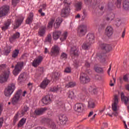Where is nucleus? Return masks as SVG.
<instances>
[{
    "instance_id": "obj_29",
    "label": "nucleus",
    "mask_w": 129,
    "mask_h": 129,
    "mask_svg": "<svg viewBox=\"0 0 129 129\" xmlns=\"http://www.w3.org/2000/svg\"><path fill=\"white\" fill-rule=\"evenodd\" d=\"M50 82H51L49 80H44L40 84V88L43 89H45Z\"/></svg>"
},
{
    "instance_id": "obj_20",
    "label": "nucleus",
    "mask_w": 129,
    "mask_h": 129,
    "mask_svg": "<svg viewBox=\"0 0 129 129\" xmlns=\"http://www.w3.org/2000/svg\"><path fill=\"white\" fill-rule=\"evenodd\" d=\"M114 0H109L107 4V8L109 11H113L115 9L114 6Z\"/></svg>"
},
{
    "instance_id": "obj_44",
    "label": "nucleus",
    "mask_w": 129,
    "mask_h": 129,
    "mask_svg": "<svg viewBox=\"0 0 129 129\" xmlns=\"http://www.w3.org/2000/svg\"><path fill=\"white\" fill-rule=\"evenodd\" d=\"M94 70L96 72H97V73H103V69L102 68L97 67L94 68Z\"/></svg>"
},
{
    "instance_id": "obj_35",
    "label": "nucleus",
    "mask_w": 129,
    "mask_h": 129,
    "mask_svg": "<svg viewBox=\"0 0 129 129\" xmlns=\"http://www.w3.org/2000/svg\"><path fill=\"white\" fill-rule=\"evenodd\" d=\"M29 109H30V108L27 106L25 105L23 108V109L21 111V113L22 115H25L26 114V113L28 111Z\"/></svg>"
},
{
    "instance_id": "obj_32",
    "label": "nucleus",
    "mask_w": 129,
    "mask_h": 129,
    "mask_svg": "<svg viewBox=\"0 0 129 129\" xmlns=\"http://www.w3.org/2000/svg\"><path fill=\"white\" fill-rule=\"evenodd\" d=\"M52 77L54 81H56V80H59V78L61 77V73L59 72H55L53 74Z\"/></svg>"
},
{
    "instance_id": "obj_56",
    "label": "nucleus",
    "mask_w": 129,
    "mask_h": 129,
    "mask_svg": "<svg viewBox=\"0 0 129 129\" xmlns=\"http://www.w3.org/2000/svg\"><path fill=\"white\" fill-rule=\"evenodd\" d=\"M5 68H7V64H2L0 65V71L2 70H4Z\"/></svg>"
},
{
    "instance_id": "obj_49",
    "label": "nucleus",
    "mask_w": 129,
    "mask_h": 129,
    "mask_svg": "<svg viewBox=\"0 0 129 129\" xmlns=\"http://www.w3.org/2000/svg\"><path fill=\"white\" fill-rule=\"evenodd\" d=\"M115 5L118 9H120L121 8V0H117L115 3Z\"/></svg>"
},
{
    "instance_id": "obj_1",
    "label": "nucleus",
    "mask_w": 129,
    "mask_h": 129,
    "mask_svg": "<svg viewBox=\"0 0 129 129\" xmlns=\"http://www.w3.org/2000/svg\"><path fill=\"white\" fill-rule=\"evenodd\" d=\"M100 48L104 53H98L97 54V58L101 62L104 63L105 62V57H106V53H109L112 50V47L110 44L102 43L100 45Z\"/></svg>"
},
{
    "instance_id": "obj_50",
    "label": "nucleus",
    "mask_w": 129,
    "mask_h": 129,
    "mask_svg": "<svg viewBox=\"0 0 129 129\" xmlns=\"http://www.w3.org/2000/svg\"><path fill=\"white\" fill-rule=\"evenodd\" d=\"M69 97L72 100L74 98V92L73 91H70L69 92Z\"/></svg>"
},
{
    "instance_id": "obj_57",
    "label": "nucleus",
    "mask_w": 129,
    "mask_h": 129,
    "mask_svg": "<svg viewBox=\"0 0 129 129\" xmlns=\"http://www.w3.org/2000/svg\"><path fill=\"white\" fill-rule=\"evenodd\" d=\"M75 85H76V84H75V83H73V82H70L68 84L69 87H71V88L74 87V86H75Z\"/></svg>"
},
{
    "instance_id": "obj_2",
    "label": "nucleus",
    "mask_w": 129,
    "mask_h": 129,
    "mask_svg": "<svg viewBox=\"0 0 129 129\" xmlns=\"http://www.w3.org/2000/svg\"><path fill=\"white\" fill-rule=\"evenodd\" d=\"M10 74H11V72L8 70L5 71L0 75V83L1 84L8 82V80H9V78H10Z\"/></svg>"
},
{
    "instance_id": "obj_7",
    "label": "nucleus",
    "mask_w": 129,
    "mask_h": 129,
    "mask_svg": "<svg viewBox=\"0 0 129 129\" xmlns=\"http://www.w3.org/2000/svg\"><path fill=\"white\" fill-rule=\"evenodd\" d=\"M60 53V48L58 45H54L52 47L49 55L52 56V57H57L58 55Z\"/></svg>"
},
{
    "instance_id": "obj_6",
    "label": "nucleus",
    "mask_w": 129,
    "mask_h": 129,
    "mask_svg": "<svg viewBox=\"0 0 129 129\" xmlns=\"http://www.w3.org/2000/svg\"><path fill=\"white\" fill-rule=\"evenodd\" d=\"M24 67V62L21 61L17 62V64L15 66V69L13 73L15 76L18 75L19 73L22 71V68Z\"/></svg>"
},
{
    "instance_id": "obj_63",
    "label": "nucleus",
    "mask_w": 129,
    "mask_h": 129,
    "mask_svg": "<svg viewBox=\"0 0 129 129\" xmlns=\"http://www.w3.org/2000/svg\"><path fill=\"white\" fill-rule=\"evenodd\" d=\"M123 80H124L125 82H126V81H128V78H127L126 75H124L123 77Z\"/></svg>"
},
{
    "instance_id": "obj_22",
    "label": "nucleus",
    "mask_w": 129,
    "mask_h": 129,
    "mask_svg": "<svg viewBox=\"0 0 129 129\" xmlns=\"http://www.w3.org/2000/svg\"><path fill=\"white\" fill-rule=\"evenodd\" d=\"M83 104L80 103L76 104L74 107L75 110H76V111H78V112H81L83 110Z\"/></svg>"
},
{
    "instance_id": "obj_64",
    "label": "nucleus",
    "mask_w": 129,
    "mask_h": 129,
    "mask_svg": "<svg viewBox=\"0 0 129 129\" xmlns=\"http://www.w3.org/2000/svg\"><path fill=\"white\" fill-rule=\"evenodd\" d=\"M85 66H86V67H87V68H89V67H90V63L88 62V61H86Z\"/></svg>"
},
{
    "instance_id": "obj_55",
    "label": "nucleus",
    "mask_w": 129,
    "mask_h": 129,
    "mask_svg": "<svg viewBox=\"0 0 129 129\" xmlns=\"http://www.w3.org/2000/svg\"><path fill=\"white\" fill-rule=\"evenodd\" d=\"M64 7H70L71 3H69L67 0L63 1Z\"/></svg>"
},
{
    "instance_id": "obj_61",
    "label": "nucleus",
    "mask_w": 129,
    "mask_h": 129,
    "mask_svg": "<svg viewBox=\"0 0 129 129\" xmlns=\"http://www.w3.org/2000/svg\"><path fill=\"white\" fill-rule=\"evenodd\" d=\"M83 14L85 18H86V17H87V11H86V9H83Z\"/></svg>"
},
{
    "instance_id": "obj_17",
    "label": "nucleus",
    "mask_w": 129,
    "mask_h": 129,
    "mask_svg": "<svg viewBox=\"0 0 129 129\" xmlns=\"http://www.w3.org/2000/svg\"><path fill=\"white\" fill-rule=\"evenodd\" d=\"M113 34V28L111 26H107L105 29V35L107 37H110Z\"/></svg>"
},
{
    "instance_id": "obj_13",
    "label": "nucleus",
    "mask_w": 129,
    "mask_h": 129,
    "mask_svg": "<svg viewBox=\"0 0 129 129\" xmlns=\"http://www.w3.org/2000/svg\"><path fill=\"white\" fill-rule=\"evenodd\" d=\"M52 95H47L42 99V102L46 105L51 103L52 102L51 98H52Z\"/></svg>"
},
{
    "instance_id": "obj_30",
    "label": "nucleus",
    "mask_w": 129,
    "mask_h": 129,
    "mask_svg": "<svg viewBox=\"0 0 129 129\" xmlns=\"http://www.w3.org/2000/svg\"><path fill=\"white\" fill-rule=\"evenodd\" d=\"M88 108H94L95 107V103L94 102V100L92 99H90L88 101Z\"/></svg>"
},
{
    "instance_id": "obj_58",
    "label": "nucleus",
    "mask_w": 129,
    "mask_h": 129,
    "mask_svg": "<svg viewBox=\"0 0 129 129\" xmlns=\"http://www.w3.org/2000/svg\"><path fill=\"white\" fill-rule=\"evenodd\" d=\"M4 124V117H2L0 118V128L3 126Z\"/></svg>"
},
{
    "instance_id": "obj_16",
    "label": "nucleus",
    "mask_w": 129,
    "mask_h": 129,
    "mask_svg": "<svg viewBox=\"0 0 129 129\" xmlns=\"http://www.w3.org/2000/svg\"><path fill=\"white\" fill-rule=\"evenodd\" d=\"M59 120L60 124H61V125H64V124H66V122H67V120H68V118H67L66 115L61 114L59 116Z\"/></svg>"
},
{
    "instance_id": "obj_11",
    "label": "nucleus",
    "mask_w": 129,
    "mask_h": 129,
    "mask_svg": "<svg viewBox=\"0 0 129 129\" xmlns=\"http://www.w3.org/2000/svg\"><path fill=\"white\" fill-rule=\"evenodd\" d=\"M80 80L82 84H87L90 81V79L85 73H82L80 75Z\"/></svg>"
},
{
    "instance_id": "obj_54",
    "label": "nucleus",
    "mask_w": 129,
    "mask_h": 129,
    "mask_svg": "<svg viewBox=\"0 0 129 129\" xmlns=\"http://www.w3.org/2000/svg\"><path fill=\"white\" fill-rule=\"evenodd\" d=\"M57 105L59 107L63 108L65 106V104L62 101H59L57 103Z\"/></svg>"
},
{
    "instance_id": "obj_52",
    "label": "nucleus",
    "mask_w": 129,
    "mask_h": 129,
    "mask_svg": "<svg viewBox=\"0 0 129 129\" xmlns=\"http://www.w3.org/2000/svg\"><path fill=\"white\" fill-rule=\"evenodd\" d=\"M19 50L16 49L15 51H14L13 53L12 54L13 58H16L18 55H19Z\"/></svg>"
},
{
    "instance_id": "obj_41",
    "label": "nucleus",
    "mask_w": 129,
    "mask_h": 129,
    "mask_svg": "<svg viewBox=\"0 0 129 129\" xmlns=\"http://www.w3.org/2000/svg\"><path fill=\"white\" fill-rule=\"evenodd\" d=\"M19 121V114L17 113L15 114V116L13 118V125H16V123H17V121Z\"/></svg>"
},
{
    "instance_id": "obj_19",
    "label": "nucleus",
    "mask_w": 129,
    "mask_h": 129,
    "mask_svg": "<svg viewBox=\"0 0 129 129\" xmlns=\"http://www.w3.org/2000/svg\"><path fill=\"white\" fill-rule=\"evenodd\" d=\"M94 34L89 33L86 37V41L91 44L94 43Z\"/></svg>"
},
{
    "instance_id": "obj_42",
    "label": "nucleus",
    "mask_w": 129,
    "mask_h": 129,
    "mask_svg": "<svg viewBox=\"0 0 129 129\" xmlns=\"http://www.w3.org/2000/svg\"><path fill=\"white\" fill-rule=\"evenodd\" d=\"M115 24L116 26V27H119L120 25H121V20L120 19V18H117L115 20Z\"/></svg>"
},
{
    "instance_id": "obj_26",
    "label": "nucleus",
    "mask_w": 129,
    "mask_h": 129,
    "mask_svg": "<svg viewBox=\"0 0 129 129\" xmlns=\"http://www.w3.org/2000/svg\"><path fill=\"white\" fill-rule=\"evenodd\" d=\"M12 24V20L8 19L7 21H6L4 24V26H3L2 29L3 31H6V30H8L9 27H10V25Z\"/></svg>"
},
{
    "instance_id": "obj_46",
    "label": "nucleus",
    "mask_w": 129,
    "mask_h": 129,
    "mask_svg": "<svg viewBox=\"0 0 129 129\" xmlns=\"http://www.w3.org/2000/svg\"><path fill=\"white\" fill-rule=\"evenodd\" d=\"M45 42H48L51 43L52 42V35L50 34L47 35V37L45 39Z\"/></svg>"
},
{
    "instance_id": "obj_10",
    "label": "nucleus",
    "mask_w": 129,
    "mask_h": 129,
    "mask_svg": "<svg viewBox=\"0 0 129 129\" xmlns=\"http://www.w3.org/2000/svg\"><path fill=\"white\" fill-rule=\"evenodd\" d=\"M21 95H22V90H18L12 98V104L15 105L17 103L18 101L20 100V98H21Z\"/></svg>"
},
{
    "instance_id": "obj_53",
    "label": "nucleus",
    "mask_w": 129,
    "mask_h": 129,
    "mask_svg": "<svg viewBox=\"0 0 129 129\" xmlns=\"http://www.w3.org/2000/svg\"><path fill=\"white\" fill-rule=\"evenodd\" d=\"M105 7V4L103 3L102 4H100L99 6V10H100V11H103V10H104Z\"/></svg>"
},
{
    "instance_id": "obj_24",
    "label": "nucleus",
    "mask_w": 129,
    "mask_h": 129,
    "mask_svg": "<svg viewBox=\"0 0 129 129\" xmlns=\"http://www.w3.org/2000/svg\"><path fill=\"white\" fill-rule=\"evenodd\" d=\"M63 22V19L60 17L57 18L56 19V23L54 24V27L55 29H59L60 26H61V24Z\"/></svg>"
},
{
    "instance_id": "obj_4",
    "label": "nucleus",
    "mask_w": 129,
    "mask_h": 129,
    "mask_svg": "<svg viewBox=\"0 0 129 129\" xmlns=\"http://www.w3.org/2000/svg\"><path fill=\"white\" fill-rule=\"evenodd\" d=\"M113 103L112 104V109L113 111H114V113H113L112 114L114 116H117V105L118 104V96L117 95H114L113 98Z\"/></svg>"
},
{
    "instance_id": "obj_12",
    "label": "nucleus",
    "mask_w": 129,
    "mask_h": 129,
    "mask_svg": "<svg viewBox=\"0 0 129 129\" xmlns=\"http://www.w3.org/2000/svg\"><path fill=\"white\" fill-rule=\"evenodd\" d=\"M43 61V56H38L37 58H35L32 63V66L35 68H37Z\"/></svg>"
},
{
    "instance_id": "obj_18",
    "label": "nucleus",
    "mask_w": 129,
    "mask_h": 129,
    "mask_svg": "<svg viewBox=\"0 0 129 129\" xmlns=\"http://www.w3.org/2000/svg\"><path fill=\"white\" fill-rule=\"evenodd\" d=\"M122 6L123 11L129 12V0H123Z\"/></svg>"
},
{
    "instance_id": "obj_62",
    "label": "nucleus",
    "mask_w": 129,
    "mask_h": 129,
    "mask_svg": "<svg viewBox=\"0 0 129 129\" xmlns=\"http://www.w3.org/2000/svg\"><path fill=\"white\" fill-rule=\"evenodd\" d=\"M92 2V0H84L85 4L86 5H89Z\"/></svg>"
},
{
    "instance_id": "obj_38",
    "label": "nucleus",
    "mask_w": 129,
    "mask_h": 129,
    "mask_svg": "<svg viewBox=\"0 0 129 129\" xmlns=\"http://www.w3.org/2000/svg\"><path fill=\"white\" fill-rule=\"evenodd\" d=\"M50 128L52 129H56L57 128V126L56 125V123L53 121V120H50L49 123H48Z\"/></svg>"
},
{
    "instance_id": "obj_25",
    "label": "nucleus",
    "mask_w": 129,
    "mask_h": 129,
    "mask_svg": "<svg viewBox=\"0 0 129 129\" xmlns=\"http://www.w3.org/2000/svg\"><path fill=\"white\" fill-rule=\"evenodd\" d=\"M33 18H34V14H33V13L31 12L29 14V15L28 18L26 20V24H27L28 25H31V24L33 23Z\"/></svg>"
},
{
    "instance_id": "obj_23",
    "label": "nucleus",
    "mask_w": 129,
    "mask_h": 129,
    "mask_svg": "<svg viewBox=\"0 0 129 129\" xmlns=\"http://www.w3.org/2000/svg\"><path fill=\"white\" fill-rule=\"evenodd\" d=\"M46 33V26H42L40 27L38 31V36L40 37H44Z\"/></svg>"
},
{
    "instance_id": "obj_21",
    "label": "nucleus",
    "mask_w": 129,
    "mask_h": 129,
    "mask_svg": "<svg viewBox=\"0 0 129 129\" xmlns=\"http://www.w3.org/2000/svg\"><path fill=\"white\" fill-rule=\"evenodd\" d=\"M71 53L72 54V57H73V56L78 57L79 56V50L76 47L74 46L71 48Z\"/></svg>"
},
{
    "instance_id": "obj_60",
    "label": "nucleus",
    "mask_w": 129,
    "mask_h": 129,
    "mask_svg": "<svg viewBox=\"0 0 129 129\" xmlns=\"http://www.w3.org/2000/svg\"><path fill=\"white\" fill-rule=\"evenodd\" d=\"M64 72L66 73H71V69L69 68H67L64 70Z\"/></svg>"
},
{
    "instance_id": "obj_37",
    "label": "nucleus",
    "mask_w": 129,
    "mask_h": 129,
    "mask_svg": "<svg viewBox=\"0 0 129 129\" xmlns=\"http://www.w3.org/2000/svg\"><path fill=\"white\" fill-rule=\"evenodd\" d=\"M60 89L61 87L60 86H56L53 87V88H51L49 90V91H50V92H56V91L60 90Z\"/></svg>"
},
{
    "instance_id": "obj_27",
    "label": "nucleus",
    "mask_w": 129,
    "mask_h": 129,
    "mask_svg": "<svg viewBox=\"0 0 129 129\" xmlns=\"http://www.w3.org/2000/svg\"><path fill=\"white\" fill-rule=\"evenodd\" d=\"M20 33L19 32H16L13 35V36L9 38V41L11 42V43H13L15 40H16V39H19V38H20Z\"/></svg>"
},
{
    "instance_id": "obj_40",
    "label": "nucleus",
    "mask_w": 129,
    "mask_h": 129,
    "mask_svg": "<svg viewBox=\"0 0 129 129\" xmlns=\"http://www.w3.org/2000/svg\"><path fill=\"white\" fill-rule=\"evenodd\" d=\"M68 36V33L67 32H64L60 38V41H61V42H63V41H65V40L67 39Z\"/></svg>"
},
{
    "instance_id": "obj_3",
    "label": "nucleus",
    "mask_w": 129,
    "mask_h": 129,
    "mask_svg": "<svg viewBox=\"0 0 129 129\" xmlns=\"http://www.w3.org/2000/svg\"><path fill=\"white\" fill-rule=\"evenodd\" d=\"M15 89H16V85L14 84H10L9 85L4 91L5 96L8 97L11 96V95L13 94V92L15 91Z\"/></svg>"
},
{
    "instance_id": "obj_43",
    "label": "nucleus",
    "mask_w": 129,
    "mask_h": 129,
    "mask_svg": "<svg viewBox=\"0 0 129 129\" xmlns=\"http://www.w3.org/2000/svg\"><path fill=\"white\" fill-rule=\"evenodd\" d=\"M51 120V119L48 118H43L41 120V122H42V123H48L49 124Z\"/></svg>"
},
{
    "instance_id": "obj_39",
    "label": "nucleus",
    "mask_w": 129,
    "mask_h": 129,
    "mask_svg": "<svg viewBox=\"0 0 129 129\" xmlns=\"http://www.w3.org/2000/svg\"><path fill=\"white\" fill-rule=\"evenodd\" d=\"M114 19V14H113V13H111L110 14L108 17H107L106 18V21H107L108 22L109 21H113V19Z\"/></svg>"
},
{
    "instance_id": "obj_33",
    "label": "nucleus",
    "mask_w": 129,
    "mask_h": 129,
    "mask_svg": "<svg viewBox=\"0 0 129 129\" xmlns=\"http://www.w3.org/2000/svg\"><path fill=\"white\" fill-rule=\"evenodd\" d=\"M25 73H23L20 74V75L18 77V82L19 83L22 84V82H24L25 81Z\"/></svg>"
},
{
    "instance_id": "obj_34",
    "label": "nucleus",
    "mask_w": 129,
    "mask_h": 129,
    "mask_svg": "<svg viewBox=\"0 0 129 129\" xmlns=\"http://www.w3.org/2000/svg\"><path fill=\"white\" fill-rule=\"evenodd\" d=\"M89 92L93 93V94H96L97 93V89L94 86H91L89 88Z\"/></svg>"
},
{
    "instance_id": "obj_36",
    "label": "nucleus",
    "mask_w": 129,
    "mask_h": 129,
    "mask_svg": "<svg viewBox=\"0 0 129 129\" xmlns=\"http://www.w3.org/2000/svg\"><path fill=\"white\" fill-rule=\"evenodd\" d=\"M26 120H27L26 118H22L18 123V127H21V126H23L26 123Z\"/></svg>"
},
{
    "instance_id": "obj_15",
    "label": "nucleus",
    "mask_w": 129,
    "mask_h": 129,
    "mask_svg": "<svg viewBox=\"0 0 129 129\" xmlns=\"http://www.w3.org/2000/svg\"><path fill=\"white\" fill-rule=\"evenodd\" d=\"M62 35V31L60 30H55L52 32V38L55 41H57Z\"/></svg>"
},
{
    "instance_id": "obj_59",
    "label": "nucleus",
    "mask_w": 129,
    "mask_h": 129,
    "mask_svg": "<svg viewBox=\"0 0 129 129\" xmlns=\"http://www.w3.org/2000/svg\"><path fill=\"white\" fill-rule=\"evenodd\" d=\"M39 75L38 76H41V75L43 74V72H44V69L43 68H40L39 69Z\"/></svg>"
},
{
    "instance_id": "obj_5",
    "label": "nucleus",
    "mask_w": 129,
    "mask_h": 129,
    "mask_svg": "<svg viewBox=\"0 0 129 129\" xmlns=\"http://www.w3.org/2000/svg\"><path fill=\"white\" fill-rule=\"evenodd\" d=\"M87 32V26L82 25L79 26L77 30L78 35L79 37H84Z\"/></svg>"
},
{
    "instance_id": "obj_9",
    "label": "nucleus",
    "mask_w": 129,
    "mask_h": 129,
    "mask_svg": "<svg viewBox=\"0 0 129 129\" xmlns=\"http://www.w3.org/2000/svg\"><path fill=\"white\" fill-rule=\"evenodd\" d=\"M71 11L70 6L64 7L61 10L60 17L61 18H67L70 14Z\"/></svg>"
},
{
    "instance_id": "obj_48",
    "label": "nucleus",
    "mask_w": 129,
    "mask_h": 129,
    "mask_svg": "<svg viewBox=\"0 0 129 129\" xmlns=\"http://www.w3.org/2000/svg\"><path fill=\"white\" fill-rule=\"evenodd\" d=\"M82 3L78 2V3H77L76 5L77 11H80L82 8Z\"/></svg>"
},
{
    "instance_id": "obj_28",
    "label": "nucleus",
    "mask_w": 129,
    "mask_h": 129,
    "mask_svg": "<svg viewBox=\"0 0 129 129\" xmlns=\"http://www.w3.org/2000/svg\"><path fill=\"white\" fill-rule=\"evenodd\" d=\"M91 43H90L88 41H86L82 45V48L84 50H89L90 49V46Z\"/></svg>"
},
{
    "instance_id": "obj_8",
    "label": "nucleus",
    "mask_w": 129,
    "mask_h": 129,
    "mask_svg": "<svg viewBox=\"0 0 129 129\" xmlns=\"http://www.w3.org/2000/svg\"><path fill=\"white\" fill-rule=\"evenodd\" d=\"M10 12V6L4 5L0 8V18L6 17Z\"/></svg>"
},
{
    "instance_id": "obj_51",
    "label": "nucleus",
    "mask_w": 129,
    "mask_h": 129,
    "mask_svg": "<svg viewBox=\"0 0 129 129\" xmlns=\"http://www.w3.org/2000/svg\"><path fill=\"white\" fill-rule=\"evenodd\" d=\"M11 47L10 46H8L7 47V49L5 50L4 54L5 55H6V56H8V55H9V54H10V53H11Z\"/></svg>"
},
{
    "instance_id": "obj_45",
    "label": "nucleus",
    "mask_w": 129,
    "mask_h": 129,
    "mask_svg": "<svg viewBox=\"0 0 129 129\" xmlns=\"http://www.w3.org/2000/svg\"><path fill=\"white\" fill-rule=\"evenodd\" d=\"M54 22H55V18H52L50 19V21L48 22V28H52L53 27V24H54Z\"/></svg>"
},
{
    "instance_id": "obj_47",
    "label": "nucleus",
    "mask_w": 129,
    "mask_h": 129,
    "mask_svg": "<svg viewBox=\"0 0 129 129\" xmlns=\"http://www.w3.org/2000/svg\"><path fill=\"white\" fill-rule=\"evenodd\" d=\"M68 56V55L66 53L62 52L60 55V59H61V60H66V59H67Z\"/></svg>"
},
{
    "instance_id": "obj_14",
    "label": "nucleus",
    "mask_w": 129,
    "mask_h": 129,
    "mask_svg": "<svg viewBox=\"0 0 129 129\" xmlns=\"http://www.w3.org/2000/svg\"><path fill=\"white\" fill-rule=\"evenodd\" d=\"M46 110H48V108L43 107L40 109H37L34 111V114L38 116L42 115V114H43L45 113Z\"/></svg>"
},
{
    "instance_id": "obj_31",
    "label": "nucleus",
    "mask_w": 129,
    "mask_h": 129,
    "mask_svg": "<svg viewBox=\"0 0 129 129\" xmlns=\"http://www.w3.org/2000/svg\"><path fill=\"white\" fill-rule=\"evenodd\" d=\"M23 21H24V18H21L20 19H18L16 20V23L14 26V29H18V28L20 27V25H22Z\"/></svg>"
}]
</instances>
